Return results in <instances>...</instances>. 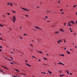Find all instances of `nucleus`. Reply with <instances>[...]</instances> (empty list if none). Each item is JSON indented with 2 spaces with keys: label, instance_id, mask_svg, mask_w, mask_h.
<instances>
[{
  "label": "nucleus",
  "instance_id": "obj_1",
  "mask_svg": "<svg viewBox=\"0 0 77 77\" xmlns=\"http://www.w3.org/2000/svg\"><path fill=\"white\" fill-rule=\"evenodd\" d=\"M15 21H16V17L15 16H13V21L14 23H15Z\"/></svg>",
  "mask_w": 77,
  "mask_h": 77
},
{
  "label": "nucleus",
  "instance_id": "obj_2",
  "mask_svg": "<svg viewBox=\"0 0 77 77\" xmlns=\"http://www.w3.org/2000/svg\"><path fill=\"white\" fill-rule=\"evenodd\" d=\"M21 9H22L23 10H25V11H30V10L29 9H27L26 8H21Z\"/></svg>",
  "mask_w": 77,
  "mask_h": 77
},
{
  "label": "nucleus",
  "instance_id": "obj_3",
  "mask_svg": "<svg viewBox=\"0 0 77 77\" xmlns=\"http://www.w3.org/2000/svg\"><path fill=\"white\" fill-rule=\"evenodd\" d=\"M4 57H5V58H6V59H7V60H9L10 61H12V60H11V59H9L8 58H7V57H5V56H4Z\"/></svg>",
  "mask_w": 77,
  "mask_h": 77
},
{
  "label": "nucleus",
  "instance_id": "obj_4",
  "mask_svg": "<svg viewBox=\"0 0 77 77\" xmlns=\"http://www.w3.org/2000/svg\"><path fill=\"white\" fill-rule=\"evenodd\" d=\"M58 63V64H60L61 65H64V64L62 63L61 62Z\"/></svg>",
  "mask_w": 77,
  "mask_h": 77
},
{
  "label": "nucleus",
  "instance_id": "obj_5",
  "mask_svg": "<svg viewBox=\"0 0 77 77\" xmlns=\"http://www.w3.org/2000/svg\"><path fill=\"white\" fill-rule=\"evenodd\" d=\"M2 67H3V68H5V69H8L7 68H6V67L4 66H2Z\"/></svg>",
  "mask_w": 77,
  "mask_h": 77
},
{
  "label": "nucleus",
  "instance_id": "obj_6",
  "mask_svg": "<svg viewBox=\"0 0 77 77\" xmlns=\"http://www.w3.org/2000/svg\"><path fill=\"white\" fill-rule=\"evenodd\" d=\"M38 52V53H41V54H43V53L41 51H37Z\"/></svg>",
  "mask_w": 77,
  "mask_h": 77
},
{
  "label": "nucleus",
  "instance_id": "obj_7",
  "mask_svg": "<svg viewBox=\"0 0 77 77\" xmlns=\"http://www.w3.org/2000/svg\"><path fill=\"white\" fill-rule=\"evenodd\" d=\"M60 32H63V30L62 29H60Z\"/></svg>",
  "mask_w": 77,
  "mask_h": 77
},
{
  "label": "nucleus",
  "instance_id": "obj_8",
  "mask_svg": "<svg viewBox=\"0 0 77 77\" xmlns=\"http://www.w3.org/2000/svg\"><path fill=\"white\" fill-rule=\"evenodd\" d=\"M35 28H36V29H40V28H39L38 26H35Z\"/></svg>",
  "mask_w": 77,
  "mask_h": 77
},
{
  "label": "nucleus",
  "instance_id": "obj_9",
  "mask_svg": "<svg viewBox=\"0 0 77 77\" xmlns=\"http://www.w3.org/2000/svg\"><path fill=\"white\" fill-rule=\"evenodd\" d=\"M26 65H27V66H29V67L31 66V65H30L29 64H28L27 63H26Z\"/></svg>",
  "mask_w": 77,
  "mask_h": 77
},
{
  "label": "nucleus",
  "instance_id": "obj_10",
  "mask_svg": "<svg viewBox=\"0 0 77 77\" xmlns=\"http://www.w3.org/2000/svg\"><path fill=\"white\" fill-rule=\"evenodd\" d=\"M59 32L58 31H56L55 32V33L56 34H57L58 33H59Z\"/></svg>",
  "mask_w": 77,
  "mask_h": 77
},
{
  "label": "nucleus",
  "instance_id": "obj_11",
  "mask_svg": "<svg viewBox=\"0 0 77 77\" xmlns=\"http://www.w3.org/2000/svg\"><path fill=\"white\" fill-rule=\"evenodd\" d=\"M48 72L49 74H52V72H50V71H48Z\"/></svg>",
  "mask_w": 77,
  "mask_h": 77
},
{
  "label": "nucleus",
  "instance_id": "obj_12",
  "mask_svg": "<svg viewBox=\"0 0 77 77\" xmlns=\"http://www.w3.org/2000/svg\"><path fill=\"white\" fill-rule=\"evenodd\" d=\"M10 5L11 6H12V5H13V4H12V3H10Z\"/></svg>",
  "mask_w": 77,
  "mask_h": 77
},
{
  "label": "nucleus",
  "instance_id": "obj_13",
  "mask_svg": "<svg viewBox=\"0 0 77 77\" xmlns=\"http://www.w3.org/2000/svg\"><path fill=\"white\" fill-rule=\"evenodd\" d=\"M43 58L45 60H47V59L46 58H45L44 57H43Z\"/></svg>",
  "mask_w": 77,
  "mask_h": 77
},
{
  "label": "nucleus",
  "instance_id": "obj_14",
  "mask_svg": "<svg viewBox=\"0 0 77 77\" xmlns=\"http://www.w3.org/2000/svg\"><path fill=\"white\" fill-rule=\"evenodd\" d=\"M67 54H70V53L68 51H67Z\"/></svg>",
  "mask_w": 77,
  "mask_h": 77
},
{
  "label": "nucleus",
  "instance_id": "obj_15",
  "mask_svg": "<svg viewBox=\"0 0 77 77\" xmlns=\"http://www.w3.org/2000/svg\"><path fill=\"white\" fill-rule=\"evenodd\" d=\"M71 22L72 23V24H75V22H74L73 21H71Z\"/></svg>",
  "mask_w": 77,
  "mask_h": 77
},
{
  "label": "nucleus",
  "instance_id": "obj_16",
  "mask_svg": "<svg viewBox=\"0 0 77 77\" xmlns=\"http://www.w3.org/2000/svg\"><path fill=\"white\" fill-rule=\"evenodd\" d=\"M66 72H67V74H69V72H69V71L67 70V71H66Z\"/></svg>",
  "mask_w": 77,
  "mask_h": 77
},
{
  "label": "nucleus",
  "instance_id": "obj_17",
  "mask_svg": "<svg viewBox=\"0 0 77 77\" xmlns=\"http://www.w3.org/2000/svg\"><path fill=\"white\" fill-rule=\"evenodd\" d=\"M60 76H65V75L63 74L60 75Z\"/></svg>",
  "mask_w": 77,
  "mask_h": 77
},
{
  "label": "nucleus",
  "instance_id": "obj_18",
  "mask_svg": "<svg viewBox=\"0 0 77 77\" xmlns=\"http://www.w3.org/2000/svg\"><path fill=\"white\" fill-rule=\"evenodd\" d=\"M15 70L17 71V72H19V70L17 69H15Z\"/></svg>",
  "mask_w": 77,
  "mask_h": 77
},
{
  "label": "nucleus",
  "instance_id": "obj_19",
  "mask_svg": "<svg viewBox=\"0 0 77 77\" xmlns=\"http://www.w3.org/2000/svg\"><path fill=\"white\" fill-rule=\"evenodd\" d=\"M6 14H7V15H10V13H6Z\"/></svg>",
  "mask_w": 77,
  "mask_h": 77
},
{
  "label": "nucleus",
  "instance_id": "obj_20",
  "mask_svg": "<svg viewBox=\"0 0 77 77\" xmlns=\"http://www.w3.org/2000/svg\"><path fill=\"white\" fill-rule=\"evenodd\" d=\"M60 55L62 56H64V54H61Z\"/></svg>",
  "mask_w": 77,
  "mask_h": 77
},
{
  "label": "nucleus",
  "instance_id": "obj_21",
  "mask_svg": "<svg viewBox=\"0 0 77 77\" xmlns=\"http://www.w3.org/2000/svg\"><path fill=\"white\" fill-rule=\"evenodd\" d=\"M0 26H1V27H3V25H1V24H0Z\"/></svg>",
  "mask_w": 77,
  "mask_h": 77
},
{
  "label": "nucleus",
  "instance_id": "obj_22",
  "mask_svg": "<svg viewBox=\"0 0 77 77\" xmlns=\"http://www.w3.org/2000/svg\"><path fill=\"white\" fill-rule=\"evenodd\" d=\"M32 57H33V58H35V57L33 56H32Z\"/></svg>",
  "mask_w": 77,
  "mask_h": 77
},
{
  "label": "nucleus",
  "instance_id": "obj_23",
  "mask_svg": "<svg viewBox=\"0 0 77 77\" xmlns=\"http://www.w3.org/2000/svg\"><path fill=\"white\" fill-rule=\"evenodd\" d=\"M10 59H11V60H13V58H12V57H11L10 58Z\"/></svg>",
  "mask_w": 77,
  "mask_h": 77
},
{
  "label": "nucleus",
  "instance_id": "obj_24",
  "mask_svg": "<svg viewBox=\"0 0 77 77\" xmlns=\"http://www.w3.org/2000/svg\"><path fill=\"white\" fill-rule=\"evenodd\" d=\"M63 11V9H61L60 10V12H61Z\"/></svg>",
  "mask_w": 77,
  "mask_h": 77
},
{
  "label": "nucleus",
  "instance_id": "obj_25",
  "mask_svg": "<svg viewBox=\"0 0 77 77\" xmlns=\"http://www.w3.org/2000/svg\"><path fill=\"white\" fill-rule=\"evenodd\" d=\"M59 41L60 42H62V40H61L60 39V40H59Z\"/></svg>",
  "mask_w": 77,
  "mask_h": 77
},
{
  "label": "nucleus",
  "instance_id": "obj_26",
  "mask_svg": "<svg viewBox=\"0 0 77 77\" xmlns=\"http://www.w3.org/2000/svg\"><path fill=\"white\" fill-rule=\"evenodd\" d=\"M27 34H23V35L24 36H27Z\"/></svg>",
  "mask_w": 77,
  "mask_h": 77
},
{
  "label": "nucleus",
  "instance_id": "obj_27",
  "mask_svg": "<svg viewBox=\"0 0 77 77\" xmlns=\"http://www.w3.org/2000/svg\"><path fill=\"white\" fill-rule=\"evenodd\" d=\"M0 71H1V72H3V73L4 72L3 71H2V70H0Z\"/></svg>",
  "mask_w": 77,
  "mask_h": 77
},
{
  "label": "nucleus",
  "instance_id": "obj_28",
  "mask_svg": "<svg viewBox=\"0 0 77 77\" xmlns=\"http://www.w3.org/2000/svg\"><path fill=\"white\" fill-rule=\"evenodd\" d=\"M77 6V5H74L73 6V7H74V8H75V6Z\"/></svg>",
  "mask_w": 77,
  "mask_h": 77
},
{
  "label": "nucleus",
  "instance_id": "obj_29",
  "mask_svg": "<svg viewBox=\"0 0 77 77\" xmlns=\"http://www.w3.org/2000/svg\"><path fill=\"white\" fill-rule=\"evenodd\" d=\"M0 39H1V40L2 41H3V39H2V38H0Z\"/></svg>",
  "mask_w": 77,
  "mask_h": 77
},
{
  "label": "nucleus",
  "instance_id": "obj_30",
  "mask_svg": "<svg viewBox=\"0 0 77 77\" xmlns=\"http://www.w3.org/2000/svg\"><path fill=\"white\" fill-rule=\"evenodd\" d=\"M40 61H41V60L40 59H39L38 62H40Z\"/></svg>",
  "mask_w": 77,
  "mask_h": 77
},
{
  "label": "nucleus",
  "instance_id": "obj_31",
  "mask_svg": "<svg viewBox=\"0 0 77 77\" xmlns=\"http://www.w3.org/2000/svg\"><path fill=\"white\" fill-rule=\"evenodd\" d=\"M20 74H23V75H26V74L24 73H20Z\"/></svg>",
  "mask_w": 77,
  "mask_h": 77
},
{
  "label": "nucleus",
  "instance_id": "obj_32",
  "mask_svg": "<svg viewBox=\"0 0 77 77\" xmlns=\"http://www.w3.org/2000/svg\"><path fill=\"white\" fill-rule=\"evenodd\" d=\"M16 13V11H14L13 12V13Z\"/></svg>",
  "mask_w": 77,
  "mask_h": 77
},
{
  "label": "nucleus",
  "instance_id": "obj_33",
  "mask_svg": "<svg viewBox=\"0 0 77 77\" xmlns=\"http://www.w3.org/2000/svg\"><path fill=\"white\" fill-rule=\"evenodd\" d=\"M10 64H12V65H14V63H11Z\"/></svg>",
  "mask_w": 77,
  "mask_h": 77
},
{
  "label": "nucleus",
  "instance_id": "obj_34",
  "mask_svg": "<svg viewBox=\"0 0 77 77\" xmlns=\"http://www.w3.org/2000/svg\"><path fill=\"white\" fill-rule=\"evenodd\" d=\"M68 25H69V26H71V25L70 24H68Z\"/></svg>",
  "mask_w": 77,
  "mask_h": 77
},
{
  "label": "nucleus",
  "instance_id": "obj_35",
  "mask_svg": "<svg viewBox=\"0 0 77 77\" xmlns=\"http://www.w3.org/2000/svg\"><path fill=\"white\" fill-rule=\"evenodd\" d=\"M45 18H48V16H45Z\"/></svg>",
  "mask_w": 77,
  "mask_h": 77
},
{
  "label": "nucleus",
  "instance_id": "obj_36",
  "mask_svg": "<svg viewBox=\"0 0 77 77\" xmlns=\"http://www.w3.org/2000/svg\"><path fill=\"white\" fill-rule=\"evenodd\" d=\"M71 21H70L69 22L68 24H69V23H71Z\"/></svg>",
  "mask_w": 77,
  "mask_h": 77
},
{
  "label": "nucleus",
  "instance_id": "obj_37",
  "mask_svg": "<svg viewBox=\"0 0 77 77\" xmlns=\"http://www.w3.org/2000/svg\"><path fill=\"white\" fill-rule=\"evenodd\" d=\"M0 48H2V46H0Z\"/></svg>",
  "mask_w": 77,
  "mask_h": 77
},
{
  "label": "nucleus",
  "instance_id": "obj_38",
  "mask_svg": "<svg viewBox=\"0 0 77 77\" xmlns=\"http://www.w3.org/2000/svg\"><path fill=\"white\" fill-rule=\"evenodd\" d=\"M13 77H20V76H13Z\"/></svg>",
  "mask_w": 77,
  "mask_h": 77
},
{
  "label": "nucleus",
  "instance_id": "obj_39",
  "mask_svg": "<svg viewBox=\"0 0 77 77\" xmlns=\"http://www.w3.org/2000/svg\"><path fill=\"white\" fill-rule=\"evenodd\" d=\"M66 23H64V26H66Z\"/></svg>",
  "mask_w": 77,
  "mask_h": 77
},
{
  "label": "nucleus",
  "instance_id": "obj_40",
  "mask_svg": "<svg viewBox=\"0 0 77 77\" xmlns=\"http://www.w3.org/2000/svg\"><path fill=\"white\" fill-rule=\"evenodd\" d=\"M47 22H48V23H50V21H47Z\"/></svg>",
  "mask_w": 77,
  "mask_h": 77
},
{
  "label": "nucleus",
  "instance_id": "obj_41",
  "mask_svg": "<svg viewBox=\"0 0 77 77\" xmlns=\"http://www.w3.org/2000/svg\"><path fill=\"white\" fill-rule=\"evenodd\" d=\"M26 17H28V15H26Z\"/></svg>",
  "mask_w": 77,
  "mask_h": 77
},
{
  "label": "nucleus",
  "instance_id": "obj_42",
  "mask_svg": "<svg viewBox=\"0 0 77 77\" xmlns=\"http://www.w3.org/2000/svg\"><path fill=\"white\" fill-rule=\"evenodd\" d=\"M61 14H64V13L63 12H62L61 13Z\"/></svg>",
  "mask_w": 77,
  "mask_h": 77
},
{
  "label": "nucleus",
  "instance_id": "obj_43",
  "mask_svg": "<svg viewBox=\"0 0 77 77\" xmlns=\"http://www.w3.org/2000/svg\"><path fill=\"white\" fill-rule=\"evenodd\" d=\"M57 42H58V43H59V44H60V42H59V41H58Z\"/></svg>",
  "mask_w": 77,
  "mask_h": 77
},
{
  "label": "nucleus",
  "instance_id": "obj_44",
  "mask_svg": "<svg viewBox=\"0 0 77 77\" xmlns=\"http://www.w3.org/2000/svg\"><path fill=\"white\" fill-rule=\"evenodd\" d=\"M43 74H46V73L45 72H43Z\"/></svg>",
  "mask_w": 77,
  "mask_h": 77
},
{
  "label": "nucleus",
  "instance_id": "obj_45",
  "mask_svg": "<svg viewBox=\"0 0 77 77\" xmlns=\"http://www.w3.org/2000/svg\"><path fill=\"white\" fill-rule=\"evenodd\" d=\"M9 3H7V5H9Z\"/></svg>",
  "mask_w": 77,
  "mask_h": 77
},
{
  "label": "nucleus",
  "instance_id": "obj_46",
  "mask_svg": "<svg viewBox=\"0 0 77 77\" xmlns=\"http://www.w3.org/2000/svg\"><path fill=\"white\" fill-rule=\"evenodd\" d=\"M75 48H77V47L76 46H75Z\"/></svg>",
  "mask_w": 77,
  "mask_h": 77
},
{
  "label": "nucleus",
  "instance_id": "obj_47",
  "mask_svg": "<svg viewBox=\"0 0 77 77\" xmlns=\"http://www.w3.org/2000/svg\"><path fill=\"white\" fill-rule=\"evenodd\" d=\"M30 45L31 46H32V47H33V46H32V44H31Z\"/></svg>",
  "mask_w": 77,
  "mask_h": 77
},
{
  "label": "nucleus",
  "instance_id": "obj_48",
  "mask_svg": "<svg viewBox=\"0 0 77 77\" xmlns=\"http://www.w3.org/2000/svg\"><path fill=\"white\" fill-rule=\"evenodd\" d=\"M2 50L0 49V51H2Z\"/></svg>",
  "mask_w": 77,
  "mask_h": 77
},
{
  "label": "nucleus",
  "instance_id": "obj_49",
  "mask_svg": "<svg viewBox=\"0 0 77 77\" xmlns=\"http://www.w3.org/2000/svg\"><path fill=\"white\" fill-rule=\"evenodd\" d=\"M71 29H72V28H69V30H71Z\"/></svg>",
  "mask_w": 77,
  "mask_h": 77
},
{
  "label": "nucleus",
  "instance_id": "obj_50",
  "mask_svg": "<svg viewBox=\"0 0 77 77\" xmlns=\"http://www.w3.org/2000/svg\"><path fill=\"white\" fill-rule=\"evenodd\" d=\"M70 32H72V30H70Z\"/></svg>",
  "mask_w": 77,
  "mask_h": 77
},
{
  "label": "nucleus",
  "instance_id": "obj_51",
  "mask_svg": "<svg viewBox=\"0 0 77 77\" xmlns=\"http://www.w3.org/2000/svg\"><path fill=\"white\" fill-rule=\"evenodd\" d=\"M3 17H5V15H3Z\"/></svg>",
  "mask_w": 77,
  "mask_h": 77
},
{
  "label": "nucleus",
  "instance_id": "obj_52",
  "mask_svg": "<svg viewBox=\"0 0 77 77\" xmlns=\"http://www.w3.org/2000/svg\"><path fill=\"white\" fill-rule=\"evenodd\" d=\"M72 73H70V75H72Z\"/></svg>",
  "mask_w": 77,
  "mask_h": 77
},
{
  "label": "nucleus",
  "instance_id": "obj_53",
  "mask_svg": "<svg viewBox=\"0 0 77 77\" xmlns=\"http://www.w3.org/2000/svg\"><path fill=\"white\" fill-rule=\"evenodd\" d=\"M25 62H27V60H26Z\"/></svg>",
  "mask_w": 77,
  "mask_h": 77
},
{
  "label": "nucleus",
  "instance_id": "obj_54",
  "mask_svg": "<svg viewBox=\"0 0 77 77\" xmlns=\"http://www.w3.org/2000/svg\"><path fill=\"white\" fill-rule=\"evenodd\" d=\"M37 59H38V58H36V60H37Z\"/></svg>",
  "mask_w": 77,
  "mask_h": 77
},
{
  "label": "nucleus",
  "instance_id": "obj_55",
  "mask_svg": "<svg viewBox=\"0 0 77 77\" xmlns=\"http://www.w3.org/2000/svg\"><path fill=\"white\" fill-rule=\"evenodd\" d=\"M64 49V50H66V48H65Z\"/></svg>",
  "mask_w": 77,
  "mask_h": 77
},
{
  "label": "nucleus",
  "instance_id": "obj_56",
  "mask_svg": "<svg viewBox=\"0 0 77 77\" xmlns=\"http://www.w3.org/2000/svg\"><path fill=\"white\" fill-rule=\"evenodd\" d=\"M9 29H10L11 30H12V29H11V28H9Z\"/></svg>",
  "mask_w": 77,
  "mask_h": 77
},
{
  "label": "nucleus",
  "instance_id": "obj_57",
  "mask_svg": "<svg viewBox=\"0 0 77 77\" xmlns=\"http://www.w3.org/2000/svg\"><path fill=\"white\" fill-rule=\"evenodd\" d=\"M64 42H66V41H64Z\"/></svg>",
  "mask_w": 77,
  "mask_h": 77
},
{
  "label": "nucleus",
  "instance_id": "obj_58",
  "mask_svg": "<svg viewBox=\"0 0 77 77\" xmlns=\"http://www.w3.org/2000/svg\"><path fill=\"white\" fill-rule=\"evenodd\" d=\"M47 12H50V11H47Z\"/></svg>",
  "mask_w": 77,
  "mask_h": 77
},
{
  "label": "nucleus",
  "instance_id": "obj_59",
  "mask_svg": "<svg viewBox=\"0 0 77 77\" xmlns=\"http://www.w3.org/2000/svg\"><path fill=\"white\" fill-rule=\"evenodd\" d=\"M46 55H47V56H48V54H46Z\"/></svg>",
  "mask_w": 77,
  "mask_h": 77
},
{
  "label": "nucleus",
  "instance_id": "obj_60",
  "mask_svg": "<svg viewBox=\"0 0 77 77\" xmlns=\"http://www.w3.org/2000/svg\"><path fill=\"white\" fill-rule=\"evenodd\" d=\"M15 6H17V4H15Z\"/></svg>",
  "mask_w": 77,
  "mask_h": 77
},
{
  "label": "nucleus",
  "instance_id": "obj_61",
  "mask_svg": "<svg viewBox=\"0 0 77 77\" xmlns=\"http://www.w3.org/2000/svg\"><path fill=\"white\" fill-rule=\"evenodd\" d=\"M76 23L77 24V20H76Z\"/></svg>",
  "mask_w": 77,
  "mask_h": 77
},
{
  "label": "nucleus",
  "instance_id": "obj_62",
  "mask_svg": "<svg viewBox=\"0 0 77 77\" xmlns=\"http://www.w3.org/2000/svg\"><path fill=\"white\" fill-rule=\"evenodd\" d=\"M76 15H77V12H76Z\"/></svg>",
  "mask_w": 77,
  "mask_h": 77
},
{
  "label": "nucleus",
  "instance_id": "obj_63",
  "mask_svg": "<svg viewBox=\"0 0 77 77\" xmlns=\"http://www.w3.org/2000/svg\"><path fill=\"white\" fill-rule=\"evenodd\" d=\"M58 3H60V1H58Z\"/></svg>",
  "mask_w": 77,
  "mask_h": 77
},
{
  "label": "nucleus",
  "instance_id": "obj_64",
  "mask_svg": "<svg viewBox=\"0 0 77 77\" xmlns=\"http://www.w3.org/2000/svg\"><path fill=\"white\" fill-rule=\"evenodd\" d=\"M20 29H22V28L21 27H20Z\"/></svg>",
  "mask_w": 77,
  "mask_h": 77
}]
</instances>
